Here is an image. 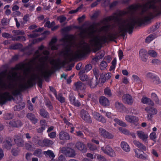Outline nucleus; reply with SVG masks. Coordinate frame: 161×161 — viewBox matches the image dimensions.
Here are the masks:
<instances>
[{
    "label": "nucleus",
    "instance_id": "7ed1b4c3",
    "mask_svg": "<svg viewBox=\"0 0 161 161\" xmlns=\"http://www.w3.org/2000/svg\"><path fill=\"white\" fill-rule=\"evenodd\" d=\"M44 47V46L42 45L39 47L38 50L36 52L35 54V60H39V61L43 65L50 61L48 57L49 52L48 51L45 50L42 54H41L42 51L43 50Z\"/></svg>",
    "mask_w": 161,
    "mask_h": 161
},
{
    "label": "nucleus",
    "instance_id": "4d7b16f0",
    "mask_svg": "<svg viewBox=\"0 0 161 161\" xmlns=\"http://www.w3.org/2000/svg\"><path fill=\"white\" fill-rule=\"evenodd\" d=\"M83 7V5H81L79 7L76 9L75 10H71L69 11V13L70 14H74L76 13L77 12L79 11L80 9L82 8Z\"/></svg>",
    "mask_w": 161,
    "mask_h": 161
},
{
    "label": "nucleus",
    "instance_id": "ddd939ff",
    "mask_svg": "<svg viewBox=\"0 0 161 161\" xmlns=\"http://www.w3.org/2000/svg\"><path fill=\"white\" fill-rule=\"evenodd\" d=\"M58 137L60 140L64 142L70 139V136L69 134L63 131H62L59 133Z\"/></svg>",
    "mask_w": 161,
    "mask_h": 161
},
{
    "label": "nucleus",
    "instance_id": "a19ab883",
    "mask_svg": "<svg viewBox=\"0 0 161 161\" xmlns=\"http://www.w3.org/2000/svg\"><path fill=\"white\" fill-rule=\"evenodd\" d=\"M111 64L112 65L111 66L109 69L110 71L114 70L115 69L116 64V58H115L114 59L112 62Z\"/></svg>",
    "mask_w": 161,
    "mask_h": 161
},
{
    "label": "nucleus",
    "instance_id": "69168bd1",
    "mask_svg": "<svg viewBox=\"0 0 161 161\" xmlns=\"http://www.w3.org/2000/svg\"><path fill=\"white\" fill-rule=\"evenodd\" d=\"M37 144L40 146H44V140H43L40 139L38 140Z\"/></svg>",
    "mask_w": 161,
    "mask_h": 161
},
{
    "label": "nucleus",
    "instance_id": "39448f33",
    "mask_svg": "<svg viewBox=\"0 0 161 161\" xmlns=\"http://www.w3.org/2000/svg\"><path fill=\"white\" fill-rule=\"evenodd\" d=\"M61 151L68 157H74L76 155L75 151L74 149L69 147H64L61 149Z\"/></svg>",
    "mask_w": 161,
    "mask_h": 161
},
{
    "label": "nucleus",
    "instance_id": "0e129e2a",
    "mask_svg": "<svg viewBox=\"0 0 161 161\" xmlns=\"http://www.w3.org/2000/svg\"><path fill=\"white\" fill-rule=\"evenodd\" d=\"M92 68V67L91 64H87L85 67V70L86 72H88L90 71Z\"/></svg>",
    "mask_w": 161,
    "mask_h": 161
},
{
    "label": "nucleus",
    "instance_id": "338daca9",
    "mask_svg": "<svg viewBox=\"0 0 161 161\" xmlns=\"http://www.w3.org/2000/svg\"><path fill=\"white\" fill-rule=\"evenodd\" d=\"M21 14L20 12L19 11H15L13 12V14H12L13 16L16 17V16H20Z\"/></svg>",
    "mask_w": 161,
    "mask_h": 161
},
{
    "label": "nucleus",
    "instance_id": "2f4dec72",
    "mask_svg": "<svg viewBox=\"0 0 161 161\" xmlns=\"http://www.w3.org/2000/svg\"><path fill=\"white\" fill-rule=\"evenodd\" d=\"M88 83L92 88H94L97 85V82L96 80L92 78L89 79L88 81Z\"/></svg>",
    "mask_w": 161,
    "mask_h": 161
},
{
    "label": "nucleus",
    "instance_id": "1a4fd4ad",
    "mask_svg": "<svg viewBox=\"0 0 161 161\" xmlns=\"http://www.w3.org/2000/svg\"><path fill=\"white\" fill-rule=\"evenodd\" d=\"M99 132L100 135L104 138L111 139L113 138L114 136L111 133L106 131L103 128H100Z\"/></svg>",
    "mask_w": 161,
    "mask_h": 161
},
{
    "label": "nucleus",
    "instance_id": "3c124183",
    "mask_svg": "<svg viewBox=\"0 0 161 161\" xmlns=\"http://www.w3.org/2000/svg\"><path fill=\"white\" fill-rule=\"evenodd\" d=\"M151 63L153 64L154 65H158L161 64L160 60L157 58H154L152 59Z\"/></svg>",
    "mask_w": 161,
    "mask_h": 161
},
{
    "label": "nucleus",
    "instance_id": "e2e57ef3",
    "mask_svg": "<svg viewBox=\"0 0 161 161\" xmlns=\"http://www.w3.org/2000/svg\"><path fill=\"white\" fill-rule=\"evenodd\" d=\"M118 55L120 60H121L123 58V53L122 51L119 50L118 52Z\"/></svg>",
    "mask_w": 161,
    "mask_h": 161
},
{
    "label": "nucleus",
    "instance_id": "9b49d317",
    "mask_svg": "<svg viewBox=\"0 0 161 161\" xmlns=\"http://www.w3.org/2000/svg\"><path fill=\"white\" fill-rule=\"evenodd\" d=\"M93 117L96 120L103 123H105L106 121V119L103 116H101L100 114L96 111H93L92 113Z\"/></svg>",
    "mask_w": 161,
    "mask_h": 161
},
{
    "label": "nucleus",
    "instance_id": "7c9ffc66",
    "mask_svg": "<svg viewBox=\"0 0 161 161\" xmlns=\"http://www.w3.org/2000/svg\"><path fill=\"white\" fill-rule=\"evenodd\" d=\"M136 153V156L138 158H140L143 159H145L147 158L145 156H143L142 153H141V151L138 149H135L134 150Z\"/></svg>",
    "mask_w": 161,
    "mask_h": 161
},
{
    "label": "nucleus",
    "instance_id": "4be33fe9",
    "mask_svg": "<svg viewBox=\"0 0 161 161\" xmlns=\"http://www.w3.org/2000/svg\"><path fill=\"white\" fill-rule=\"evenodd\" d=\"M43 154L47 157H48L52 159L53 158L55 157V155L53 152L49 150L47 151L43 152Z\"/></svg>",
    "mask_w": 161,
    "mask_h": 161
},
{
    "label": "nucleus",
    "instance_id": "f257e3e1",
    "mask_svg": "<svg viewBox=\"0 0 161 161\" xmlns=\"http://www.w3.org/2000/svg\"><path fill=\"white\" fill-rule=\"evenodd\" d=\"M142 12L138 16L122 22L118 21L116 14L105 19L103 21L104 26L100 31L93 26L86 28L81 31L84 37L91 38L89 44L85 42L76 47V50L72 49L75 46L71 36H66L61 40L64 49L63 53L67 56H71L74 58L81 57L91 49L97 47L102 43L115 39L118 33L129 31L130 33L135 25H140L150 20L155 15L161 13V2L155 3L150 1L141 6Z\"/></svg>",
    "mask_w": 161,
    "mask_h": 161
},
{
    "label": "nucleus",
    "instance_id": "412c9836",
    "mask_svg": "<svg viewBox=\"0 0 161 161\" xmlns=\"http://www.w3.org/2000/svg\"><path fill=\"white\" fill-rule=\"evenodd\" d=\"M141 102L144 104H148L152 106L154 105V103L150 98L145 97H143L142 98Z\"/></svg>",
    "mask_w": 161,
    "mask_h": 161
},
{
    "label": "nucleus",
    "instance_id": "ea45409f",
    "mask_svg": "<svg viewBox=\"0 0 161 161\" xmlns=\"http://www.w3.org/2000/svg\"><path fill=\"white\" fill-rule=\"evenodd\" d=\"M95 158L98 161H107L106 159L103 156L99 154H97Z\"/></svg>",
    "mask_w": 161,
    "mask_h": 161
},
{
    "label": "nucleus",
    "instance_id": "a211bd4d",
    "mask_svg": "<svg viewBox=\"0 0 161 161\" xmlns=\"http://www.w3.org/2000/svg\"><path fill=\"white\" fill-rule=\"evenodd\" d=\"M57 41L56 37H53L49 43V47L52 50H57L58 48V46L55 45V43Z\"/></svg>",
    "mask_w": 161,
    "mask_h": 161
},
{
    "label": "nucleus",
    "instance_id": "f8f14e48",
    "mask_svg": "<svg viewBox=\"0 0 161 161\" xmlns=\"http://www.w3.org/2000/svg\"><path fill=\"white\" fill-rule=\"evenodd\" d=\"M12 140L10 137H6L5 138V141L3 142V147L4 149L7 150H9L10 149L12 144Z\"/></svg>",
    "mask_w": 161,
    "mask_h": 161
},
{
    "label": "nucleus",
    "instance_id": "09e8293b",
    "mask_svg": "<svg viewBox=\"0 0 161 161\" xmlns=\"http://www.w3.org/2000/svg\"><path fill=\"white\" fill-rule=\"evenodd\" d=\"M115 106L118 109L120 110L123 107V105L121 103L117 102L115 103Z\"/></svg>",
    "mask_w": 161,
    "mask_h": 161
},
{
    "label": "nucleus",
    "instance_id": "f704fd0d",
    "mask_svg": "<svg viewBox=\"0 0 161 161\" xmlns=\"http://www.w3.org/2000/svg\"><path fill=\"white\" fill-rule=\"evenodd\" d=\"M40 114L44 118H47L49 117V114L44 109H42L40 110Z\"/></svg>",
    "mask_w": 161,
    "mask_h": 161
},
{
    "label": "nucleus",
    "instance_id": "72a5a7b5",
    "mask_svg": "<svg viewBox=\"0 0 161 161\" xmlns=\"http://www.w3.org/2000/svg\"><path fill=\"white\" fill-rule=\"evenodd\" d=\"M9 124L13 126L16 127H19L22 125L21 122L19 120L11 122H10Z\"/></svg>",
    "mask_w": 161,
    "mask_h": 161
},
{
    "label": "nucleus",
    "instance_id": "c03bdc74",
    "mask_svg": "<svg viewBox=\"0 0 161 161\" xmlns=\"http://www.w3.org/2000/svg\"><path fill=\"white\" fill-rule=\"evenodd\" d=\"M107 66V63L105 61H103L100 64V68L101 70H104Z\"/></svg>",
    "mask_w": 161,
    "mask_h": 161
},
{
    "label": "nucleus",
    "instance_id": "680f3d73",
    "mask_svg": "<svg viewBox=\"0 0 161 161\" xmlns=\"http://www.w3.org/2000/svg\"><path fill=\"white\" fill-rule=\"evenodd\" d=\"M21 45L19 44H17L13 45L11 47V48L14 49H16L20 47Z\"/></svg>",
    "mask_w": 161,
    "mask_h": 161
},
{
    "label": "nucleus",
    "instance_id": "de8ad7c7",
    "mask_svg": "<svg viewBox=\"0 0 161 161\" xmlns=\"http://www.w3.org/2000/svg\"><path fill=\"white\" fill-rule=\"evenodd\" d=\"M80 80L83 81H87L89 80L88 78V76L84 74L80 76Z\"/></svg>",
    "mask_w": 161,
    "mask_h": 161
},
{
    "label": "nucleus",
    "instance_id": "4468645a",
    "mask_svg": "<svg viewBox=\"0 0 161 161\" xmlns=\"http://www.w3.org/2000/svg\"><path fill=\"white\" fill-rule=\"evenodd\" d=\"M15 143L18 146H22L24 144V141L21 136L18 135H15L14 137Z\"/></svg>",
    "mask_w": 161,
    "mask_h": 161
},
{
    "label": "nucleus",
    "instance_id": "13d9d810",
    "mask_svg": "<svg viewBox=\"0 0 161 161\" xmlns=\"http://www.w3.org/2000/svg\"><path fill=\"white\" fill-rule=\"evenodd\" d=\"M49 136L51 138L53 139L56 137V133L55 132H53L50 133H48Z\"/></svg>",
    "mask_w": 161,
    "mask_h": 161
},
{
    "label": "nucleus",
    "instance_id": "79ce46f5",
    "mask_svg": "<svg viewBox=\"0 0 161 161\" xmlns=\"http://www.w3.org/2000/svg\"><path fill=\"white\" fill-rule=\"evenodd\" d=\"M34 155L37 157H41L42 155V151L41 149H37L34 152Z\"/></svg>",
    "mask_w": 161,
    "mask_h": 161
},
{
    "label": "nucleus",
    "instance_id": "37998d69",
    "mask_svg": "<svg viewBox=\"0 0 161 161\" xmlns=\"http://www.w3.org/2000/svg\"><path fill=\"white\" fill-rule=\"evenodd\" d=\"M19 152V150L18 148H13L11 150V153L12 155L15 156L18 155Z\"/></svg>",
    "mask_w": 161,
    "mask_h": 161
},
{
    "label": "nucleus",
    "instance_id": "603ef678",
    "mask_svg": "<svg viewBox=\"0 0 161 161\" xmlns=\"http://www.w3.org/2000/svg\"><path fill=\"white\" fill-rule=\"evenodd\" d=\"M13 32L16 35H23L25 34V32L24 31L20 30L14 31Z\"/></svg>",
    "mask_w": 161,
    "mask_h": 161
},
{
    "label": "nucleus",
    "instance_id": "9d476101",
    "mask_svg": "<svg viewBox=\"0 0 161 161\" xmlns=\"http://www.w3.org/2000/svg\"><path fill=\"white\" fill-rule=\"evenodd\" d=\"M138 137L143 141L146 142L148 138V134L143 131L138 130L136 131Z\"/></svg>",
    "mask_w": 161,
    "mask_h": 161
},
{
    "label": "nucleus",
    "instance_id": "052dcab7",
    "mask_svg": "<svg viewBox=\"0 0 161 161\" xmlns=\"http://www.w3.org/2000/svg\"><path fill=\"white\" fill-rule=\"evenodd\" d=\"M4 153L3 150L0 148V160L2 159L4 157Z\"/></svg>",
    "mask_w": 161,
    "mask_h": 161
},
{
    "label": "nucleus",
    "instance_id": "a878e982",
    "mask_svg": "<svg viewBox=\"0 0 161 161\" xmlns=\"http://www.w3.org/2000/svg\"><path fill=\"white\" fill-rule=\"evenodd\" d=\"M145 110L148 113H150L152 115L155 114L157 113V110L154 108L147 107Z\"/></svg>",
    "mask_w": 161,
    "mask_h": 161
},
{
    "label": "nucleus",
    "instance_id": "5fc2aeb1",
    "mask_svg": "<svg viewBox=\"0 0 161 161\" xmlns=\"http://www.w3.org/2000/svg\"><path fill=\"white\" fill-rule=\"evenodd\" d=\"M128 114H137L136 110L132 108H130L128 112Z\"/></svg>",
    "mask_w": 161,
    "mask_h": 161
},
{
    "label": "nucleus",
    "instance_id": "e433bc0d",
    "mask_svg": "<svg viewBox=\"0 0 161 161\" xmlns=\"http://www.w3.org/2000/svg\"><path fill=\"white\" fill-rule=\"evenodd\" d=\"M138 7V6L135 5L131 6L129 8L128 11L126 12V13H132L134 11L136 10Z\"/></svg>",
    "mask_w": 161,
    "mask_h": 161
},
{
    "label": "nucleus",
    "instance_id": "8fccbe9b",
    "mask_svg": "<svg viewBox=\"0 0 161 161\" xmlns=\"http://www.w3.org/2000/svg\"><path fill=\"white\" fill-rule=\"evenodd\" d=\"M149 137L151 140L154 141L157 138L156 133L154 132H151L149 135Z\"/></svg>",
    "mask_w": 161,
    "mask_h": 161
},
{
    "label": "nucleus",
    "instance_id": "20e7f679",
    "mask_svg": "<svg viewBox=\"0 0 161 161\" xmlns=\"http://www.w3.org/2000/svg\"><path fill=\"white\" fill-rule=\"evenodd\" d=\"M146 77L149 79L150 83L153 85H157L161 83V80L159 76L153 73H147L146 75Z\"/></svg>",
    "mask_w": 161,
    "mask_h": 161
},
{
    "label": "nucleus",
    "instance_id": "393cba45",
    "mask_svg": "<svg viewBox=\"0 0 161 161\" xmlns=\"http://www.w3.org/2000/svg\"><path fill=\"white\" fill-rule=\"evenodd\" d=\"M134 144L137 147L140 148L141 149L146 151V147L140 143L139 141L137 140H134L133 141Z\"/></svg>",
    "mask_w": 161,
    "mask_h": 161
},
{
    "label": "nucleus",
    "instance_id": "dca6fc26",
    "mask_svg": "<svg viewBox=\"0 0 161 161\" xmlns=\"http://www.w3.org/2000/svg\"><path fill=\"white\" fill-rule=\"evenodd\" d=\"M75 86L76 89L79 92L81 91H83L86 88L85 84L80 81H78L75 83Z\"/></svg>",
    "mask_w": 161,
    "mask_h": 161
},
{
    "label": "nucleus",
    "instance_id": "473e14b6",
    "mask_svg": "<svg viewBox=\"0 0 161 161\" xmlns=\"http://www.w3.org/2000/svg\"><path fill=\"white\" fill-rule=\"evenodd\" d=\"M42 30L43 28H39L37 29L35 31H34L32 34H31L29 35V36L31 38L36 37L38 36L39 35L38 32L41 31Z\"/></svg>",
    "mask_w": 161,
    "mask_h": 161
},
{
    "label": "nucleus",
    "instance_id": "a18cd8bd",
    "mask_svg": "<svg viewBox=\"0 0 161 161\" xmlns=\"http://www.w3.org/2000/svg\"><path fill=\"white\" fill-rule=\"evenodd\" d=\"M104 93L105 95L109 97H110L112 95V93L111 92V91L108 87H107L104 89Z\"/></svg>",
    "mask_w": 161,
    "mask_h": 161
},
{
    "label": "nucleus",
    "instance_id": "f03ea898",
    "mask_svg": "<svg viewBox=\"0 0 161 161\" xmlns=\"http://www.w3.org/2000/svg\"><path fill=\"white\" fill-rule=\"evenodd\" d=\"M22 68V66H16L12 68L8 73H4L0 75V87L7 90L3 93L0 92V104L4 103L13 98L12 95L31 86L32 81L36 80V75L30 78L26 75L23 76L18 75V70Z\"/></svg>",
    "mask_w": 161,
    "mask_h": 161
},
{
    "label": "nucleus",
    "instance_id": "58836bf2",
    "mask_svg": "<svg viewBox=\"0 0 161 161\" xmlns=\"http://www.w3.org/2000/svg\"><path fill=\"white\" fill-rule=\"evenodd\" d=\"M44 146H49L52 145L53 143V141L47 139H44Z\"/></svg>",
    "mask_w": 161,
    "mask_h": 161
},
{
    "label": "nucleus",
    "instance_id": "5701e85b",
    "mask_svg": "<svg viewBox=\"0 0 161 161\" xmlns=\"http://www.w3.org/2000/svg\"><path fill=\"white\" fill-rule=\"evenodd\" d=\"M152 98L155 101L156 104L161 105V100H160L158 98L157 94L153 92L151 94Z\"/></svg>",
    "mask_w": 161,
    "mask_h": 161
},
{
    "label": "nucleus",
    "instance_id": "4c0bfd02",
    "mask_svg": "<svg viewBox=\"0 0 161 161\" xmlns=\"http://www.w3.org/2000/svg\"><path fill=\"white\" fill-rule=\"evenodd\" d=\"M148 53L149 56L154 58L158 56L157 53L153 50H149L148 52Z\"/></svg>",
    "mask_w": 161,
    "mask_h": 161
},
{
    "label": "nucleus",
    "instance_id": "2eb2a0df",
    "mask_svg": "<svg viewBox=\"0 0 161 161\" xmlns=\"http://www.w3.org/2000/svg\"><path fill=\"white\" fill-rule=\"evenodd\" d=\"M125 120L127 122L134 123L138 120V118L136 116L127 115L125 117Z\"/></svg>",
    "mask_w": 161,
    "mask_h": 161
},
{
    "label": "nucleus",
    "instance_id": "b1692460",
    "mask_svg": "<svg viewBox=\"0 0 161 161\" xmlns=\"http://www.w3.org/2000/svg\"><path fill=\"white\" fill-rule=\"evenodd\" d=\"M139 55L142 60L144 62L147 60L146 52L145 50L141 49L139 52Z\"/></svg>",
    "mask_w": 161,
    "mask_h": 161
},
{
    "label": "nucleus",
    "instance_id": "f3484780",
    "mask_svg": "<svg viewBox=\"0 0 161 161\" xmlns=\"http://www.w3.org/2000/svg\"><path fill=\"white\" fill-rule=\"evenodd\" d=\"M76 147L77 149L81 151L83 153L86 152L87 149L85 145L80 142H77L76 144Z\"/></svg>",
    "mask_w": 161,
    "mask_h": 161
},
{
    "label": "nucleus",
    "instance_id": "6e6552de",
    "mask_svg": "<svg viewBox=\"0 0 161 161\" xmlns=\"http://www.w3.org/2000/svg\"><path fill=\"white\" fill-rule=\"evenodd\" d=\"M102 150L105 153L107 154L111 157H114L115 154L113 149L109 146H107L105 147H102Z\"/></svg>",
    "mask_w": 161,
    "mask_h": 161
},
{
    "label": "nucleus",
    "instance_id": "c9c22d12",
    "mask_svg": "<svg viewBox=\"0 0 161 161\" xmlns=\"http://www.w3.org/2000/svg\"><path fill=\"white\" fill-rule=\"evenodd\" d=\"M54 94L55 95L56 98L61 103H63L65 101L64 98L62 97L61 94L57 95V93L54 92Z\"/></svg>",
    "mask_w": 161,
    "mask_h": 161
},
{
    "label": "nucleus",
    "instance_id": "c85d7f7f",
    "mask_svg": "<svg viewBox=\"0 0 161 161\" xmlns=\"http://www.w3.org/2000/svg\"><path fill=\"white\" fill-rule=\"evenodd\" d=\"M131 80L134 82L136 83L140 84L142 83V81L139 77L136 75H133L132 76Z\"/></svg>",
    "mask_w": 161,
    "mask_h": 161
},
{
    "label": "nucleus",
    "instance_id": "cd10ccee",
    "mask_svg": "<svg viewBox=\"0 0 161 161\" xmlns=\"http://www.w3.org/2000/svg\"><path fill=\"white\" fill-rule=\"evenodd\" d=\"M50 63L54 67L57 68L60 65V62L59 59H52L50 61Z\"/></svg>",
    "mask_w": 161,
    "mask_h": 161
},
{
    "label": "nucleus",
    "instance_id": "aec40b11",
    "mask_svg": "<svg viewBox=\"0 0 161 161\" xmlns=\"http://www.w3.org/2000/svg\"><path fill=\"white\" fill-rule=\"evenodd\" d=\"M99 102L101 105L104 106H107L109 104V100L104 96H101L100 97Z\"/></svg>",
    "mask_w": 161,
    "mask_h": 161
},
{
    "label": "nucleus",
    "instance_id": "864d4df0",
    "mask_svg": "<svg viewBox=\"0 0 161 161\" xmlns=\"http://www.w3.org/2000/svg\"><path fill=\"white\" fill-rule=\"evenodd\" d=\"M87 146L91 150H95L97 149V147L95 145H92L90 143H88L87 144Z\"/></svg>",
    "mask_w": 161,
    "mask_h": 161
},
{
    "label": "nucleus",
    "instance_id": "49530a36",
    "mask_svg": "<svg viewBox=\"0 0 161 161\" xmlns=\"http://www.w3.org/2000/svg\"><path fill=\"white\" fill-rule=\"evenodd\" d=\"M155 36L153 35H150L146 39V42L147 43H149L155 38Z\"/></svg>",
    "mask_w": 161,
    "mask_h": 161
},
{
    "label": "nucleus",
    "instance_id": "bf43d9fd",
    "mask_svg": "<svg viewBox=\"0 0 161 161\" xmlns=\"http://www.w3.org/2000/svg\"><path fill=\"white\" fill-rule=\"evenodd\" d=\"M40 124L42 127H43L45 129L47 127V123L44 119L41 120L40 121Z\"/></svg>",
    "mask_w": 161,
    "mask_h": 161
},
{
    "label": "nucleus",
    "instance_id": "c756f323",
    "mask_svg": "<svg viewBox=\"0 0 161 161\" xmlns=\"http://www.w3.org/2000/svg\"><path fill=\"white\" fill-rule=\"evenodd\" d=\"M27 117L34 124H35L37 122V120L35 118L34 115L33 114L31 113L28 114L27 115Z\"/></svg>",
    "mask_w": 161,
    "mask_h": 161
},
{
    "label": "nucleus",
    "instance_id": "6ab92c4d",
    "mask_svg": "<svg viewBox=\"0 0 161 161\" xmlns=\"http://www.w3.org/2000/svg\"><path fill=\"white\" fill-rule=\"evenodd\" d=\"M120 146L123 150L126 152H129L130 151L129 145L125 142H122L120 143Z\"/></svg>",
    "mask_w": 161,
    "mask_h": 161
},
{
    "label": "nucleus",
    "instance_id": "423d86ee",
    "mask_svg": "<svg viewBox=\"0 0 161 161\" xmlns=\"http://www.w3.org/2000/svg\"><path fill=\"white\" fill-rule=\"evenodd\" d=\"M80 116L83 120L88 123L92 121L91 117L89 114L86 111L82 110L80 111Z\"/></svg>",
    "mask_w": 161,
    "mask_h": 161
},
{
    "label": "nucleus",
    "instance_id": "bb28decb",
    "mask_svg": "<svg viewBox=\"0 0 161 161\" xmlns=\"http://www.w3.org/2000/svg\"><path fill=\"white\" fill-rule=\"evenodd\" d=\"M69 100L71 103L77 107H79L80 105V103L75 100V97L71 95L69 97Z\"/></svg>",
    "mask_w": 161,
    "mask_h": 161
},
{
    "label": "nucleus",
    "instance_id": "0eeeda50",
    "mask_svg": "<svg viewBox=\"0 0 161 161\" xmlns=\"http://www.w3.org/2000/svg\"><path fill=\"white\" fill-rule=\"evenodd\" d=\"M122 99L123 102L130 105H132L134 102L132 97L129 94L124 95Z\"/></svg>",
    "mask_w": 161,
    "mask_h": 161
},
{
    "label": "nucleus",
    "instance_id": "774afa93",
    "mask_svg": "<svg viewBox=\"0 0 161 161\" xmlns=\"http://www.w3.org/2000/svg\"><path fill=\"white\" fill-rule=\"evenodd\" d=\"M119 125L122 126L123 127H126V124L125 123L122 121L119 120V121L118 123V124Z\"/></svg>",
    "mask_w": 161,
    "mask_h": 161
},
{
    "label": "nucleus",
    "instance_id": "6e6d98bb",
    "mask_svg": "<svg viewBox=\"0 0 161 161\" xmlns=\"http://www.w3.org/2000/svg\"><path fill=\"white\" fill-rule=\"evenodd\" d=\"M104 114L108 118H113L114 115L110 112H104Z\"/></svg>",
    "mask_w": 161,
    "mask_h": 161
}]
</instances>
